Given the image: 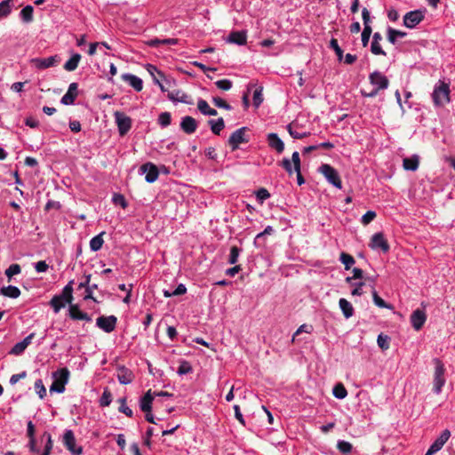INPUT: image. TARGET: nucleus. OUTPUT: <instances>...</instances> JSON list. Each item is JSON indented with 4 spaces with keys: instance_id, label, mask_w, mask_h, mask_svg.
<instances>
[{
    "instance_id": "412c9836",
    "label": "nucleus",
    "mask_w": 455,
    "mask_h": 455,
    "mask_svg": "<svg viewBox=\"0 0 455 455\" xmlns=\"http://www.w3.org/2000/svg\"><path fill=\"white\" fill-rule=\"evenodd\" d=\"M450 436H451L450 430H448V429L443 430L442 432L441 435L431 444L429 449L432 451H434L435 453H436L443 447L445 443L449 440Z\"/></svg>"
},
{
    "instance_id": "39448f33",
    "label": "nucleus",
    "mask_w": 455,
    "mask_h": 455,
    "mask_svg": "<svg viewBox=\"0 0 455 455\" xmlns=\"http://www.w3.org/2000/svg\"><path fill=\"white\" fill-rule=\"evenodd\" d=\"M319 172L322 173L329 183L332 184L337 188H342L341 179L339 172L335 168L328 164H323L319 169Z\"/></svg>"
},
{
    "instance_id": "bb28decb",
    "label": "nucleus",
    "mask_w": 455,
    "mask_h": 455,
    "mask_svg": "<svg viewBox=\"0 0 455 455\" xmlns=\"http://www.w3.org/2000/svg\"><path fill=\"white\" fill-rule=\"evenodd\" d=\"M339 306L344 315V316L347 319L350 318L354 315V307L352 304L344 298L339 299Z\"/></svg>"
},
{
    "instance_id": "e433bc0d",
    "label": "nucleus",
    "mask_w": 455,
    "mask_h": 455,
    "mask_svg": "<svg viewBox=\"0 0 455 455\" xmlns=\"http://www.w3.org/2000/svg\"><path fill=\"white\" fill-rule=\"evenodd\" d=\"M148 45L153 46V47H156L160 44L174 45V44H178V39H176V38H167V39H164V40L152 39V40L148 41Z\"/></svg>"
},
{
    "instance_id": "c756f323",
    "label": "nucleus",
    "mask_w": 455,
    "mask_h": 455,
    "mask_svg": "<svg viewBox=\"0 0 455 455\" xmlns=\"http://www.w3.org/2000/svg\"><path fill=\"white\" fill-rule=\"evenodd\" d=\"M419 156H413L411 157H406L403 161V166L407 171H416L419 167Z\"/></svg>"
},
{
    "instance_id": "6ab92c4d",
    "label": "nucleus",
    "mask_w": 455,
    "mask_h": 455,
    "mask_svg": "<svg viewBox=\"0 0 455 455\" xmlns=\"http://www.w3.org/2000/svg\"><path fill=\"white\" fill-rule=\"evenodd\" d=\"M116 377L118 381L123 385L130 384L134 379L133 372L125 366H120L117 368Z\"/></svg>"
},
{
    "instance_id": "9b49d317",
    "label": "nucleus",
    "mask_w": 455,
    "mask_h": 455,
    "mask_svg": "<svg viewBox=\"0 0 455 455\" xmlns=\"http://www.w3.org/2000/svg\"><path fill=\"white\" fill-rule=\"evenodd\" d=\"M117 318L115 315L104 316L101 315L97 318V326L105 332H112L116 326Z\"/></svg>"
},
{
    "instance_id": "7c9ffc66",
    "label": "nucleus",
    "mask_w": 455,
    "mask_h": 455,
    "mask_svg": "<svg viewBox=\"0 0 455 455\" xmlns=\"http://www.w3.org/2000/svg\"><path fill=\"white\" fill-rule=\"evenodd\" d=\"M208 124L211 127L212 133L220 135V132L225 128V122L222 117L217 120L211 119L208 121Z\"/></svg>"
},
{
    "instance_id": "8fccbe9b",
    "label": "nucleus",
    "mask_w": 455,
    "mask_h": 455,
    "mask_svg": "<svg viewBox=\"0 0 455 455\" xmlns=\"http://www.w3.org/2000/svg\"><path fill=\"white\" fill-rule=\"evenodd\" d=\"M372 298L375 305L378 306L379 307L390 308V306L387 305L386 301L378 295L377 291L374 289L372 291Z\"/></svg>"
},
{
    "instance_id": "de8ad7c7",
    "label": "nucleus",
    "mask_w": 455,
    "mask_h": 455,
    "mask_svg": "<svg viewBox=\"0 0 455 455\" xmlns=\"http://www.w3.org/2000/svg\"><path fill=\"white\" fill-rule=\"evenodd\" d=\"M171 121H172V116L169 112H163L159 115L158 123L163 127H167L168 125H170Z\"/></svg>"
},
{
    "instance_id": "f704fd0d",
    "label": "nucleus",
    "mask_w": 455,
    "mask_h": 455,
    "mask_svg": "<svg viewBox=\"0 0 455 455\" xmlns=\"http://www.w3.org/2000/svg\"><path fill=\"white\" fill-rule=\"evenodd\" d=\"M332 394L338 399H344L347 395V391L342 383H338L334 386Z\"/></svg>"
},
{
    "instance_id": "c85d7f7f",
    "label": "nucleus",
    "mask_w": 455,
    "mask_h": 455,
    "mask_svg": "<svg viewBox=\"0 0 455 455\" xmlns=\"http://www.w3.org/2000/svg\"><path fill=\"white\" fill-rule=\"evenodd\" d=\"M81 58L82 57L79 53L73 54L71 58L64 64V69L69 72L76 70L78 67Z\"/></svg>"
},
{
    "instance_id": "5fc2aeb1",
    "label": "nucleus",
    "mask_w": 455,
    "mask_h": 455,
    "mask_svg": "<svg viewBox=\"0 0 455 455\" xmlns=\"http://www.w3.org/2000/svg\"><path fill=\"white\" fill-rule=\"evenodd\" d=\"M215 84L222 91H228L232 88V82L228 79L218 80L215 82Z\"/></svg>"
},
{
    "instance_id": "dca6fc26",
    "label": "nucleus",
    "mask_w": 455,
    "mask_h": 455,
    "mask_svg": "<svg viewBox=\"0 0 455 455\" xmlns=\"http://www.w3.org/2000/svg\"><path fill=\"white\" fill-rule=\"evenodd\" d=\"M167 96L168 99L172 102H182L188 105L193 104V100L191 97L180 90L169 92Z\"/></svg>"
},
{
    "instance_id": "72a5a7b5",
    "label": "nucleus",
    "mask_w": 455,
    "mask_h": 455,
    "mask_svg": "<svg viewBox=\"0 0 455 455\" xmlns=\"http://www.w3.org/2000/svg\"><path fill=\"white\" fill-rule=\"evenodd\" d=\"M406 33L403 31L396 30L393 28H387V40L395 44L397 37H404Z\"/></svg>"
},
{
    "instance_id": "4d7b16f0",
    "label": "nucleus",
    "mask_w": 455,
    "mask_h": 455,
    "mask_svg": "<svg viewBox=\"0 0 455 455\" xmlns=\"http://www.w3.org/2000/svg\"><path fill=\"white\" fill-rule=\"evenodd\" d=\"M26 348H27V347L25 346V343L20 341V342L16 343L13 346V347L10 351V354L15 355H20L24 352V350Z\"/></svg>"
},
{
    "instance_id": "4be33fe9",
    "label": "nucleus",
    "mask_w": 455,
    "mask_h": 455,
    "mask_svg": "<svg viewBox=\"0 0 455 455\" xmlns=\"http://www.w3.org/2000/svg\"><path fill=\"white\" fill-rule=\"evenodd\" d=\"M122 80L129 83V84L136 91L140 92L143 89L142 80L132 74H123L121 76Z\"/></svg>"
},
{
    "instance_id": "f257e3e1",
    "label": "nucleus",
    "mask_w": 455,
    "mask_h": 455,
    "mask_svg": "<svg viewBox=\"0 0 455 455\" xmlns=\"http://www.w3.org/2000/svg\"><path fill=\"white\" fill-rule=\"evenodd\" d=\"M369 80L374 88L370 92H366L365 90L361 91L362 95L367 98L376 97L379 91L387 89L389 85V80L387 77L379 71H374L371 73L369 76Z\"/></svg>"
},
{
    "instance_id": "473e14b6",
    "label": "nucleus",
    "mask_w": 455,
    "mask_h": 455,
    "mask_svg": "<svg viewBox=\"0 0 455 455\" xmlns=\"http://www.w3.org/2000/svg\"><path fill=\"white\" fill-rule=\"evenodd\" d=\"M104 234V232H101L90 241V248L92 251H98L99 250L101 249L104 243V240L102 238Z\"/></svg>"
},
{
    "instance_id": "79ce46f5",
    "label": "nucleus",
    "mask_w": 455,
    "mask_h": 455,
    "mask_svg": "<svg viewBox=\"0 0 455 455\" xmlns=\"http://www.w3.org/2000/svg\"><path fill=\"white\" fill-rule=\"evenodd\" d=\"M21 272V267L19 264L17 263H14V264H12L6 270H5V275L6 276L8 277L9 281L11 280V278L15 275H19L20 273Z\"/></svg>"
},
{
    "instance_id": "f03ea898",
    "label": "nucleus",
    "mask_w": 455,
    "mask_h": 455,
    "mask_svg": "<svg viewBox=\"0 0 455 455\" xmlns=\"http://www.w3.org/2000/svg\"><path fill=\"white\" fill-rule=\"evenodd\" d=\"M73 284L74 280H70L63 288L61 294L55 295L51 299L50 305L52 307L55 313H58L62 307H64L66 303L71 304L73 301Z\"/></svg>"
},
{
    "instance_id": "393cba45",
    "label": "nucleus",
    "mask_w": 455,
    "mask_h": 455,
    "mask_svg": "<svg viewBox=\"0 0 455 455\" xmlns=\"http://www.w3.org/2000/svg\"><path fill=\"white\" fill-rule=\"evenodd\" d=\"M154 400V396L149 389L140 399V410L144 412H149L152 411V403Z\"/></svg>"
},
{
    "instance_id": "7ed1b4c3",
    "label": "nucleus",
    "mask_w": 455,
    "mask_h": 455,
    "mask_svg": "<svg viewBox=\"0 0 455 455\" xmlns=\"http://www.w3.org/2000/svg\"><path fill=\"white\" fill-rule=\"evenodd\" d=\"M433 363L435 365L433 390L435 394H439L445 384V367L439 358H434Z\"/></svg>"
},
{
    "instance_id": "052dcab7",
    "label": "nucleus",
    "mask_w": 455,
    "mask_h": 455,
    "mask_svg": "<svg viewBox=\"0 0 455 455\" xmlns=\"http://www.w3.org/2000/svg\"><path fill=\"white\" fill-rule=\"evenodd\" d=\"M376 218V212L373 211H368L362 217V223L363 225H368L371 223L374 219Z\"/></svg>"
},
{
    "instance_id": "e2e57ef3",
    "label": "nucleus",
    "mask_w": 455,
    "mask_h": 455,
    "mask_svg": "<svg viewBox=\"0 0 455 455\" xmlns=\"http://www.w3.org/2000/svg\"><path fill=\"white\" fill-rule=\"evenodd\" d=\"M291 162L288 158H283L282 162L280 163V165L290 174L291 175L294 172V168L291 167Z\"/></svg>"
},
{
    "instance_id": "bf43d9fd",
    "label": "nucleus",
    "mask_w": 455,
    "mask_h": 455,
    "mask_svg": "<svg viewBox=\"0 0 455 455\" xmlns=\"http://www.w3.org/2000/svg\"><path fill=\"white\" fill-rule=\"evenodd\" d=\"M371 52L374 55H383V56H386V52L380 46V43L371 42Z\"/></svg>"
},
{
    "instance_id": "774afa93",
    "label": "nucleus",
    "mask_w": 455,
    "mask_h": 455,
    "mask_svg": "<svg viewBox=\"0 0 455 455\" xmlns=\"http://www.w3.org/2000/svg\"><path fill=\"white\" fill-rule=\"evenodd\" d=\"M270 197L269 192L266 188H260L257 191V198L263 202Z\"/></svg>"
},
{
    "instance_id": "37998d69",
    "label": "nucleus",
    "mask_w": 455,
    "mask_h": 455,
    "mask_svg": "<svg viewBox=\"0 0 455 455\" xmlns=\"http://www.w3.org/2000/svg\"><path fill=\"white\" fill-rule=\"evenodd\" d=\"M372 29L371 26H365L363 28V30L361 35L362 44L363 47L368 45Z\"/></svg>"
},
{
    "instance_id": "69168bd1",
    "label": "nucleus",
    "mask_w": 455,
    "mask_h": 455,
    "mask_svg": "<svg viewBox=\"0 0 455 455\" xmlns=\"http://www.w3.org/2000/svg\"><path fill=\"white\" fill-rule=\"evenodd\" d=\"M197 108L203 115H206L210 106L206 100L200 99L197 102Z\"/></svg>"
},
{
    "instance_id": "338daca9",
    "label": "nucleus",
    "mask_w": 455,
    "mask_h": 455,
    "mask_svg": "<svg viewBox=\"0 0 455 455\" xmlns=\"http://www.w3.org/2000/svg\"><path fill=\"white\" fill-rule=\"evenodd\" d=\"M88 289L89 290H85V295L84 297V299H92L94 302H97V299L92 295V290L98 289V285L96 283H93Z\"/></svg>"
},
{
    "instance_id": "423d86ee",
    "label": "nucleus",
    "mask_w": 455,
    "mask_h": 455,
    "mask_svg": "<svg viewBox=\"0 0 455 455\" xmlns=\"http://www.w3.org/2000/svg\"><path fill=\"white\" fill-rule=\"evenodd\" d=\"M247 132V127H242L231 133L228 143L232 151L238 149L240 144L249 142V137L246 135Z\"/></svg>"
},
{
    "instance_id": "ea45409f",
    "label": "nucleus",
    "mask_w": 455,
    "mask_h": 455,
    "mask_svg": "<svg viewBox=\"0 0 455 455\" xmlns=\"http://www.w3.org/2000/svg\"><path fill=\"white\" fill-rule=\"evenodd\" d=\"M12 0H4L0 3V17H6L11 13Z\"/></svg>"
},
{
    "instance_id": "0eeeda50",
    "label": "nucleus",
    "mask_w": 455,
    "mask_h": 455,
    "mask_svg": "<svg viewBox=\"0 0 455 455\" xmlns=\"http://www.w3.org/2000/svg\"><path fill=\"white\" fill-rule=\"evenodd\" d=\"M450 89L449 85L442 83L439 86L435 87L432 98L435 105L443 106L450 101Z\"/></svg>"
},
{
    "instance_id": "6e6d98bb",
    "label": "nucleus",
    "mask_w": 455,
    "mask_h": 455,
    "mask_svg": "<svg viewBox=\"0 0 455 455\" xmlns=\"http://www.w3.org/2000/svg\"><path fill=\"white\" fill-rule=\"evenodd\" d=\"M263 101L262 88L256 89L253 92V105L258 108Z\"/></svg>"
},
{
    "instance_id": "9d476101",
    "label": "nucleus",
    "mask_w": 455,
    "mask_h": 455,
    "mask_svg": "<svg viewBox=\"0 0 455 455\" xmlns=\"http://www.w3.org/2000/svg\"><path fill=\"white\" fill-rule=\"evenodd\" d=\"M140 172L141 173H145L146 174L145 180L148 183L155 182L158 179L159 172H160V171L157 168V166L156 164H154L153 163H150V162L142 164L140 167Z\"/></svg>"
},
{
    "instance_id": "5701e85b",
    "label": "nucleus",
    "mask_w": 455,
    "mask_h": 455,
    "mask_svg": "<svg viewBox=\"0 0 455 455\" xmlns=\"http://www.w3.org/2000/svg\"><path fill=\"white\" fill-rule=\"evenodd\" d=\"M268 146L276 150L277 153H282L284 150V144L276 133L271 132L267 134Z\"/></svg>"
},
{
    "instance_id": "b1692460",
    "label": "nucleus",
    "mask_w": 455,
    "mask_h": 455,
    "mask_svg": "<svg viewBox=\"0 0 455 455\" xmlns=\"http://www.w3.org/2000/svg\"><path fill=\"white\" fill-rule=\"evenodd\" d=\"M247 35L245 31H233L228 37V42L238 45H244L246 44Z\"/></svg>"
},
{
    "instance_id": "1a4fd4ad",
    "label": "nucleus",
    "mask_w": 455,
    "mask_h": 455,
    "mask_svg": "<svg viewBox=\"0 0 455 455\" xmlns=\"http://www.w3.org/2000/svg\"><path fill=\"white\" fill-rule=\"evenodd\" d=\"M424 12L420 10L409 12L403 17V25L413 28L424 20Z\"/></svg>"
},
{
    "instance_id": "864d4df0",
    "label": "nucleus",
    "mask_w": 455,
    "mask_h": 455,
    "mask_svg": "<svg viewBox=\"0 0 455 455\" xmlns=\"http://www.w3.org/2000/svg\"><path fill=\"white\" fill-rule=\"evenodd\" d=\"M287 131L293 139H303L309 135V132H298L292 129V124L287 125Z\"/></svg>"
},
{
    "instance_id": "6e6552de",
    "label": "nucleus",
    "mask_w": 455,
    "mask_h": 455,
    "mask_svg": "<svg viewBox=\"0 0 455 455\" xmlns=\"http://www.w3.org/2000/svg\"><path fill=\"white\" fill-rule=\"evenodd\" d=\"M115 120L118 127V132L121 136H124L132 127V119L124 112L116 111L114 113Z\"/></svg>"
},
{
    "instance_id": "4468645a",
    "label": "nucleus",
    "mask_w": 455,
    "mask_h": 455,
    "mask_svg": "<svg viewBox=\"0 0 455 455\" xmlns=\"http://www.w3.org/2000/svg\"><path fill=\"white\" fill-rule=\"evenodd\" d=\"M60 61L59 57L57 55L51 56L48 58L41 59L35 58L31 60V63L34 67L39 69H45L51 67L55 66Z\"/></svg>"
},
{
    "instance_id": "c9c22d12",
    "label": "nucleus",
    "mask_w": 455,
    "mask_h": 455,
    "mask_svg": "<svg viewBox=\"0 0 455 455\" xmlns=\"http://www.w3.org/2000/svg\"><path fill=\"white\" fill-rule=\"evenodd\" d=\"M330 48H331L335 52L338 60L342 61L344 57L343 50L339 47L338 40L336 38L331 39Z\"/></svg>"
},
{
    "instance_id": "f3484780",
    "label": "nucleus",
    "mask_w": 455,
    "mask_h": 455,
    "mask_svg": "<svg viewBox=\"0 0 455 455\" xmlns=\"http://www.w3.org/2000/svg\"><path fill=\"white\" fill-rule=\"evenodd\" d=\"M78 84L76 83H71L68 86V92L61 98L60 102L64 105H71L75 102L78 92Z\"/></svg>"
},
{
    "instance_id": "680f3d73",
    "label": "nucleus",
    "mask_w": 455,
    "mask_h": 455,
    "mask_svg": "<svg viewBox=\"0 0 455 455\" xmlns=\"http://www.w3.org/2000/svg\"><path fill=\"white\" fill-rule=\"evenodd\" d=\"M312 329H313V327L311 325H307V324L300 325L299 327V329L295 331L291 341L294 342L296 336L299 335L301 332L310 333L312 331Z\"/></svg>"
},
{
    "instance_id": "49530a36",
    "label": "nucleus",
    "mask_w": 455,
    "mask_h": 455,
    "mask_svg": "<svg viewBox=\"0 0 455 455\" xmlns=\"http://www.w3.org/2000/svg\"><path fill=\"white\" fill-rule=\"evenodd\" d=\"M241 249L234 245L230 249L228 263L234 265L237 262Z\"/></svg>"
},
{
    "instance_id": "c03bdc74",
    "label": "nucleus",
    "mask_w": 455,
    "mask_h": 455,
    "mask_svg": "<svg viewBox=\"0 0 455 455\" xmlns=\"http://www.w3.org/2000/svg\"><path fill=\"white\" fill-rule=\"evenodd\" d=\"M389 340L390 338L388 336L381 333L378 336L377 343L382 350H387L389 348Z\"/></svg>"
},
{
    "instance_id": "ddd939ff",
    "label": "nucleus",
    "mask_w": 455,
    "mask_h": 455,
    "mask_svg": "<svg viewBox=\"0 0 455 455\" xmlns=\"http://www.w3.org/2000/svg\"><path fill=\"white\" fill-rule=\"evenodd\" d=\"M370 247L373 250L380 249L384 252H387L389 251V244L382 233H376L372 235Z\"/></svg>"
},
{
    "instance_id": "13d9d810",
    "label": "nucleus",
    "mask_w": 455,
    "mask_h": 455,
    "mask_svg": "<svg viewBox=\"0 0 455 455\" xmlns=\"http://www.w3.org/2000/svg\"><path fill=\"white\" fill-rule=\"evenodd\" d=\"M192 371V367L190 363L187 361H183L180 363L178 368V373L180 375L188 374Z\"/></svg>"
},
{
    "instance_id": "3c124183",
    "label": "nucleus",
    "mask_w": 455,
    "mask_h": 455,
    "mask_svg": "<svg viewBox=\"0 0 455 455\" xmlns=\"http://www.w3.org/2000/svg\"><path fill=\"white\" fill-rule=\"evenodd\" d=\"M338 450L342 453H349L352 451V444L347 441H339L337 443Z\"/></svg>"
},
{
    "instance_id": "0e129e2a",
    "label": "nucleus",
    "mask_w": 455,
    "mask_h": 455,
    "mask_svg": "<svg viewBox=\"0 0 455 455\" xmlns=\"http://www.w3.org/2000/svg\"><path fill=\"white\" fill-rule=\"evenodd\" d=\"M113 202L116 204H120L123 209H125L127 207V202H126L125 198L124 197V196H122L120 194L114 195Z\"/></svg>"
},
{
    "instance_id": "a878e982",
    "label": "nucleus",
    "mask_w": 455,
    "mask_h": 455,
    "mask_svg": "<svg viewBox=\"0 0 455 455\" xmlns=\"http://www.w3.org/2000/svg\"><path fill=\"white\" fill-rule=\"evenodd\" d=\"M292 164L294 165V172L297 174V180L299 185H302L305 180L300 172V158L299 152L295 151L292 154Z\"/></svg>"
},
{
    "instance_id": "09e8293b",
    "label": "nucleus",
    "mask_w": 455,
    "mask_h": 455,
    "mask_svg": "<svg viewBox=\"0 0 455 455\" xmlns=\"http://www.w3.org/2000/svg\"><path fill=\"white\" fill-rule=\"evenodd\" d=\"M212 102L217 108H224L226 110L232 109V107L225 100H223L220 97H213Z\"/></svg>"
},
{
    "instance_id": "20e7f679",
    "label": "nucleus",
    "mask_w": 455,
    "mask_h": 455,
    "mask_svg": "<svg viewBox=\"0 0 455 455\" xmlns=\"http://www.w3.org/2000/svg\"><path fill=\"white\" fill-rule=\"evenodd\" d=\"M53 376L55 379L50 387V391L63 393L65 390V385L68 381L69 371L68 368H61L60 370L55 371Z\"/></svg>"
},
{
    "instance_id": "2f4dec72",
    "label": "nucleus",
    "mask_w": 455,
    "mask_h": 455,
    "mask_svg": "<svg viewBox=\"0 0 455 455\" xmlns=\"http://www.w3.org/2000/svg\"><path fill=\"white\" fill-rule=\"evenodd\" d=\"M33 12H34V8L33 6L31 5H27L25 6L21 11H20V18L21 20H23V22L25 23H30L33 21L34 20V17H33Z\"/></svg>"
},
{
    "instance_id": "a211bd4d",
    "label": "nucleus",
    "mask_w": 455,
    "mask_h": 455,
    "mask_svg": "<svg viewBox=\"0 0 455 455\" xmlns=\"http://www.w3.org/2000/svg\"><path fill=\"white\" fill-rule=\"evenodd\" d=\"M180 129L187 134H192L197 129V122L194 117L186 116L181 118Z\"/></svg>"
},
{
    "instance_id": "a19ab883",
    "label": "nucleus",
    "mask_w": 455,
    "mask_h": 455,
    "mask_svg": "<svg viewBox=\"0 0 455 455\" xmlns=\"http://www.w3.org/2000/svg\"><path fill=\"white\" fill-rule=\"evenodd\" d=\"M273 232H274L273 228L271 226H267L264 229V231H262L261 233H259L256 235L255 240H254L255 245L261 246L262 245L261 240H263L264 236L267 235H271Z\"/></svg>"
},
{
    "instance_id": "2eb2a0df",
    "label": "nucleus",
    "mask_w": 455,
    "mask_h": 455,
    "mask_svg": "<svg viewBox=\"0 0 455 455\" xmlns=\"http://www.w3.org/2000/svg\"><path fill=\"white\" fill-rule=\"evenodd\" d=\"M410 320L414 330L419 331L426 323L427 315L423 310L418 308L412 312Z\"/></svg>"
},
{
    "instance_id": "a18cd8bd",
    "label": "nucleus",
    "mask_w": 455,
    "mask_h": 455,
    "mask_svg": "<svg viewBox=\"0 0 455 455\" xmlns=\"http://www.w3.org/2000/svg\"><path fill=\"white\" fill-rule=\"evenodd\" d=\"M112 402V394L111 392L106 388L100 397V404L102 407L108 406Z\"/></svg>"
},
{
    "instance_id": "58836bf2",
    "label": "nucleus",
    "mask_w": 455,
    "mask_h": 455,
    "mask_svg": "<svg viewBox=\"0 0 455 455\" xmlns=\"http://www.w3.org/2000/svg\"><path fill=\"white\" fill-rule=\"evenodd\" d=\"M119 403L118 411L128 417L132 416V411L126 405V397H122L117 400Z\"/></svg>"
},
{
    "instance_id": "603ef678",
    "label": "nucleus",
    "mask_w": 455,
    "mask_h": 455,
    "mask_svg": "<svg viewBox=\"0 0 455 455\" xmlns=\"http://www.w3.org/2000/svg\"><path fill=\"white\" fill-rule=\"evenodd\" d=\"M35 389L40 398H44L46 395V388L44 386L42 379H37L35 382Z\"/></svg>"
},
{
    "instance_id": "4c0bfd02",
    "label": "nucleus",
    "mask_w": 455,
    "mask_h": 455,
    "mask_svg": "<svg viewBox=\"0 0 455 455\" xmlns=\"http://www.w3.org/2000/svg\"><path fill=\"white\" fill-rule=\"evenodd\" d=\"M339 259L342 264L345 266L346 270L350 269L352 265L355 263V259L353 256L346 252H341Z\"/></svg>"
},
{
    "instance_id": "f8f14e48",
    "label": "nucleus",
    "mask_w": 455,
    "mask_h": 455,
    "mask_svg": "<svg viewBox=\"0 0 455 455\" xmlns=\"http://www.w3.org/2000/svg\"><path fill=\"white\" fill-rule=\"evenodd\" d=\"M63 443L73 454L81 455L83 453V448L81 446L76 447V438L72 430H66L63 436Z\"/></svg>"
},
{
    "instance_id": "aec40b11",
    "label": "nucleus",
    "mask_w": 455,
    "mask_h": 455,
    "mask_svg": "<svg viewBox=\"0 0 455 455\" xmlns=\"http://www.w3.org/2000/svg\"><path fill=\"white\" fill-rule=\"evenodd\" d=\"M69 316L73 320L92 321V317L87 313L82 312L77 304H69Z\"/></svg>"
},
{
    "instance_id": "cd10ccee",
    "label": "nucleus",
    "mask_w": 455,
    "mask_h": 455,
    "mask_svg": "<svg viewBox=\"0 0 455 455\" xmlns=\"http://www.w3.org/2000/svg\"><path fill=\"white\" fill-rule=\"evenodd\" d=\"M0 293L4 297L17 299L20 295V291L16 286L9 285L2 287L0 289Z\"/></svg>"
}]
</instances>
